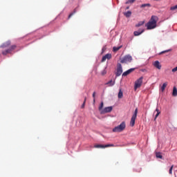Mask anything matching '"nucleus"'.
Segmentation results:
<instances>
[{
	"label": "nucleus",
	"instance_id": "f257e3e1",
	"mask_svg": "<svg viewBox=\"0 0 177 177\" xmlns=\"http://www.w3.org/2000/svg\"><path fill=\"white\" fill-rule=\"evenodd\" d=\"M158 17L157 16H151L150 20L147 23L146 26L147 30H152L156 28Z\"/></svg>",
	"mask_w": 177,
	"mask_h": 177
},
{
	"label": "nucleus",
	"instance_id": "f03ea898",
	"mask_svg": "<svg viewBox=\"0 0 177 177\" xmlns=\"http://www.w3.org/2000/svg\"><path fill=\"white\" fill-rule=\"evenodd\" d=\"M125 129H126V122H122L119 124V126L113 128V129H112V131L115 133H120L123 131Z\"/></svg>",
	"mask_w": 177,
	"mask_h": 177
},
{
	"label": "nucleus",
	"instance_id": "7ed1b4c3",
	"mask_svg": "<svg viewBox=\"0 0 177 177\" xmlns=\"http://www.w3.org/2000/svg\"><path fill=\"white\" fill-rule=\"evenodd\" d=\"M143 79H144V77L142 76V77H140L138 79H137L135 81V83H134V91H136L138 88H140L142 86V83H143Z\"/></svg>",
	"mask_w": 177,
	"mask_h": 177
},
{
	"label": "nucleus",
	"instance_id": "20e7f679",
	"mask_svg": "<svg viewBox=\"0 0 177 177\" xmlns=\"http://www.w3.org/2000/svg\"><path fill=\"white\" fill-rule=\"evenodd\" d=\"M132 56L130 55H126L124 57L120 58V63L122 64H127L130 63L132 61Z\"/></svg>",
	"mask_w": 177,
	"mask_h": 177
},
{
	"label": "nucleus",
	"instance_id": "39448f33",
	"mask_svg": "<svg viewBox=\"0 0 177 177\" xmlns=\"http://www.w3.org/2000/svg\"><path fill=\"white\" fill-rule=\"evenodd\" d=\"M138 108H136L132 116H131V120H130V127H133L135 125L136 120L137 118L138 115Z\"/></svg>",
	"mask_w": 177,
	"mask_h": 177
},
{
	"label": "nucleus",
	"instance_id": "423d86ee",
	"mask_svg": "<svg viewBox=\"0 0 177 177\" xmlns=\"http://www.w3.org/2000/svg\"><path fill=\"white\" fill-rule=\"evenodd\" d=\"M17 46L16 45H12L11 46H10L9 48L4 50L2 51V55L6 56L8 54H11V53L12 52V50H14L16 48Z\"/></svg>",
	"mask_w": 177,
	"mask_h": 177
},
{
	"label": "nucleus",
	"instance_id": "0eeeda50",
	"mask_svg": "<svg viewBox=\"0 0 177 177\" xmlns=\"http://www.w3.org/2000/svg\"><path fill=\"white\" fill-rule=\"evenodd\" d=\"M123 70L121 64H118V68L116 69V77H120L122 74Z\"/></svg>",
	"mask_w": 177,
	"mask_h": 177
},
{
	"label": "nucleus",
	"instance_id": "6e6552de",
	"mask_svg": "<svg viewBox=\"0 0 177 177\" xmlns=\"http://www.w3.org/2000/svg\"><path fill=\"white\" fill-rule=\"evenodd\" d=\"M115 147V145L113 144L106 145H96L94 146V147L97 148V149H104V148H107V147Z\"/></svg>",
	"mask_w": 177,
	"mask_h": 177
},
{
	"label": "nucleus",
	"instance_id": "1a4fd4ad",
	"mask_svg": "<svg viewBox=\"0 0 177 177\" xmlns=\"http://www.w3.org/2000/svg\"><path fill=\"white\" fill-rule=\"evenodd\" d=\"M112 111H113V106H106V108H104V109H102V111H101V114L111 113Z\"/></svg>",
	"mask_w": 177,
	"mask_h": 177
},
{
	"label": "nucleus",
	"instance_id": "9d476101",
	"mask_svg": "<svg viewBox=\"0 0 177 177\" xmlns=\"http://www.w3.org/2000/svg\"><path fill=\"white\" fill-rule=\"evenodd\" d=\"M134 71H135V68H131L123 72V74H122V76L126 77V76L129 75V74H131Z\"/></svg>",
	"mask_w": 177,
	"mask_h": 177
},
{
	"label": "nucleus",
	"instance_id": "9b49d317",
	"mask_svg": "<svg viewBox=\"0 0 177 177\" xmlns=\"http://www.w3.org/2000/svg\"><path fill=\"white\" fill-rule=\"evenodd\" d=\"M112 58V55L111 53H107L103 56L102 62H104L106 59L110 60Z\"/></svg>",
	"mask_w": 177,
	"mask_h": 177
},
{
	"label": "nucleus",
	"instance_id": "f8f14e48",
	"mask_svg": "<svg viewBox=\"0 0 177 177\" xmlns=\"http://www.w3.org/2000/svg\"><path fill=\"white\" fill-rule=\"evenodd\" d=\"M153 65L155 68H156L158 70H160L162 68V65L160 64V62L158 60L155 61Z\"/></svg>",
	"mask_w": 177,
	"mask_h": 177
},
{
	"label": "nucleus",
	"instance_id": "ddd939ff",
	"mask_svg": "<svg viewBox=\"0 0 177 177\" xmlns=\"http://www.w3.org/2000/svg\"><path fill=\"white\" fill-rule=\"evenodd\" d=\"M115 84V80H111L109 81H108V82H106L105 84V85H108L109 87H112Z\"/></svg>",
	"mask_w": 177,
	"mask_h": 177
},
{
	"label": "nucleus",
	"instance_id": "4468645a",
	"mask_svg": "<svg viewBox=\"0 0 177 177\" xmlns=\"http://www.w3.org/2000/svg\"><path fill=\"white\" fill-rule=\"evenodd\" d=\"M10 45V41H7L5 43H3L1 46H0L1 48H7Z\"/></svg>",
	"mask_w": 177,
	"mask_h": 177
},
{
	"label": "nucleus",
	"instance_id": "2eb2a0df",
	"mask_svg": "<svg viewBox=\"0 0 177 177\" xmlns=\"http://www.w3.org/2000/svg\"><path fill=\"white\" fill-rule=\"evenodd\" d=\"M168 85V82H165L162 84V86L160 87V90L162 92H164L166 87Z\"/></svg>",
	"mask_w": 177,
	"mask_h": 177
},
{
	"label": "nucleus",
	"instance_id": "dca6fc26",
	"mask_svg": "<svg viewBox=\"0 0 177 177\" xmlns=\"http://www.w3.org/2000/svg\"><path fill=\"white\" fill-rule=\"evenodd\" d=\"M144 32V30H142L141 31H134L133 32V35L135 37H138L140 35H142Z\"/></svg>",
	"mask_w": 177,
	"mask_h": 177
},
{
	"label": "nucleus",
	"instance_id": "f3484780",
	"mask_svg": "<svg viewBox=\"0 0 177 177\" xmlns=\"http://www.w3.org/2000/svg\"><path fill=\"white\" fill-rule=\"evenodd\" d=\"M156 115H155V118H154V121L156 120V119L158 118V117L159 116V115L160 114V111H159L158 108H156Z\"/></svg>",
	"mask_w": 177,
	"mask_h": 177
},
{
	"label": "nucleus",
	"instance_id": "a211bd4d",
	"mask_svg": "<svg viewBox=\"0 0 177 177\" xmlns=\"http://www.w3.org/2000/svg\"><path fill=\"white\" fill-rule=\"evenodd\" d=\"M172 95L174 97H176L177 96V88H176V86H174L173 87Z\"/></svg>",
	"mask_w": 177,
	"mask_h": 177
},
{
	"label": "nucleus",
	"instance_id": "6ab92c4d",
	"mask_svg": "<svg viewBox=\"0 0 177 177\" xmlns=\"http://www.w3.org/2000/svg\"><path fill=\"white\" fill-rule=\"evenodd\" d=\"M123 97V92L122 89H119V93H118V98L122 99Z\"/></svg>",
	"mask_w": 177,
	"mask_h": 177
},
{
	"label": "nucleus",
	"instance_id": "aec40b11",
	"mask_svg": "<svg viewBox=\"0 0 177 177\" xmlns=\"http://www.w3.org/2000/svg\"><path fill=\"white\" fill-rule=\"evenodd\" d=\"M132 15V12L131 11H127V12L124 13V16H126L127 18L131 17Z\"/></svg>",
	"mask_w": 177,
	"mask_h": 177
},
{
	"label": "nucleus",
	"instance_id": "412c9836",
	"mask_svg": "<svg viewBox=\"0 0 177 177\" xmlns=\"http://www.w3.org/2000/svg\"><path fill=\"white\" fill-rule=\"evenodd\" d=\"M150 6H151V4H150V3H144V4H142V5L140 6V8H146V7L150 8Z\"/></svg>",
	"mask_w": 177,
	"mask_h": 177
},
{
	"label": "nucleus",
	"instance_id": "4be33fe9",
	"mask_svg": "<svg viewBox=\"0 0 177 177\" xmlns=\"http://www.w3.org/2000/svg\"><path fill=\"white\" fill-rule=\"evenodd\" d=\"M122 48V46H113V52H118V50H120V48Z\"/></svg>",
	"mask_w": 177,
	"mask_h": 177
},
{
	"label": "nucleus",
	"instance_id": "5701e85b",
	"mask_svg": "<svg viewBox=\"0 0 177 177\" xmlns=\"http://www.w3.org/2000/svg\"><path fill=\"white\" fill-rule=\"evenodd\" d=\"M156 157L157 158L162 159V156L161 153H160V152L156 153Z\"/></svg>",
	"mask_w": 177,
	"mask_h": 177
},
{
	"label": "nucleus",
	"instance_id": "b1692460",
	"mask_svg": "<svg viewBox=\"0 0 177 177\" xmlns=\"http://www.w3.org/2000/svg\"><path fill=\"white\" fill-rule=\"evenodd\" d=\"M144 24H145V21H140V22H138V24L136 25V27L139 28V27L143 26Z\"/></svg>",
	"mask_w": 177,
	"mask_h": 177
},
{
	"label": "nucleus",
	"instance_id": "393cba45",
	"mask_svg": "<svg viewBox=\"0 0 177 177\" xmlns=\"http://www.w3.org/2000/svg\"><path fill=\"white\" fill-rule=\"evenodd\" d=\"M136 0H129L127 1H126V5L128 4H133Z\"/></svg>",
	"mask_w": 177,
	"mask_h": 177
},
{
	"label": "nucleus",
	"instance_id": "a878e982",
	"mask_svg": "<svg viewBox=\"0 0 177 177\" xmlns=\"http://www.w3.org/2000/svg\"><path fill=\"white\" fill-rule=\"evenodd\" d=\"M170 51H171V49L165 50H163V51L160 52V53H159V55H162V54L169 53V52H170Z\"/></svg>",
	"mask_w": 177,
	"mask_h": 177
},
{
	"label": "nucleus",
	"instance_id": "bb28decb",
	"mask_svg": "<svg viewBox=\"0 0 177 177\" xmlns=\"http://www.w3.org/2000/svg\"><path fill=\"white\" fill-rule=\"evenodd\" d=\"M174 167V165H172L171 166V167H170V169H169V174H172V171H173Z\"/></svg>",
	"mask_w": 177,
	"mask_h": 177
},
{
	"label": "nucleus",
	"instance_id": "cd10ccee",
	"mask_svg": "<svg viewBox=\"0 0 177 177\" xmlns=\"http://www.w3.org/2000/svg\"><path fill=\"white\" fill-rule=\"evenodd\" d=\"M177 10V5L174 6H171L170 8V10H171V11H174V10Z\"/></svg>",
	"mask_w": 177,
	"mask_h": 177
},
{
	"label": "nucleus",
	"instance_id": "c85d7f7f",
	"mask_svg": "<svg viewBox=\"0 0 177 177\" xmlns=\"http://www.w3.org/2000/svg\"><path fill=\"white\" fill-rule=\"evenodd\" d=\"M103 107H104V102H102L101 104H100V107H99V110H100V111H102V109H103Z\"/></svg>",
	"mask_w": 177,
	"mask_h": 177
},
{
	"label": "nucleus",
	"instance_id": "c756f323",
	"mask_svg": "<svg viewBox=\"0 0 177 177\" xmlns=\"http://www.w3.org/2000/svg\"><path fill=\"white\" fill-rule=\"evenodd\" d=\"M75 13V10L73 12H71L69 16H68V19H70L73 16V15Z\"/></svg>",
	"mask_w": 177,
	"mask_h": 177
},
{
	"label": "nucleus",
	"instance_id": "7c9ffc66",
	"mask_svg": "<svg viewBox=\"0 0 177 177\" xmlns=\"http://www.w3.org/2000/svg\"><path fill=\"white\" fill-rule=\"evenodd\" d=\"M95 94H96V92L95 91H94L93 92V102L95 103Z\"/></svg>",
	"mask_w": 177,
	"mask_h": 177
},
{
	"label": "nucleus",
	"instance_id": "2f4dec72",
	"mask_svg": "<svg viewBox=\"0 0 177 177\" xmlns=\"http://www.w3.org/2000/svg\"><path fill=\"white\" fill-rule=\"evenodd\" d=\"M86 97H85L84 101V103H83L82 105V109H84V106H85V103H86Z\"/></svg>",
	"mask_w": 177,
	"mask_h": 177
},
{
	"label": "nucleus",
	"instance_id": "473e14b6",
	"mask_svg": "<svg viewBox=\"0 0 177 177\" xmlns=\"http://www.w3.org/2000/svg\"><path fill=\"white\" fill-rule=\"evenodd\" d=\"M171 71H172V73H176L177 71V66H176L175 68H172Z\"/></svg>",
	"mask_w": 177,
	"mask_h": 177
},
{
	"label": "nucleus",
	"instance_id": "72a5a7b5",
	"mask_svg": "<svg viewBox=\"0 0 177 177\" xmlns=\"http://www.w3.org/2000/svg\"><path fill=\"white\" fill-rule=\"evenodd\" d=\"M126 10H129V6L126 7Z\"/></svg>",
	"mask_w": 177,
	"mask_h": 177
},
{
	"label": "nucleus",
	"instance_id": "f704fd0d",
	"mask_svg": "<svg viewBox=\"0 0 177 177\" xmlns=\"http://www.w3.org/2000/svg\"><path fill=\"white\" fill-rule=\"evenodd\" d=\"M106 74V72L105 71H103L102 72V75H105Z\"/></svg>",
	"mask_w": 177,
	"mask_h": 177
},
{
	"label": "nucleus",
	"instance_id": "c9c22d12",
	"mask_svg": "<svg viewBox=\"0 0 177 177\" xmlns=\"http://www.w3.org/2000/svg\"><path fill=\"white\" fill-rule=\"evenodd\" d=\"M154 1H160V0H154Z\"/></svg>",
	"mask_w": 177,
	"mask_h": 177
}]
</instances>
